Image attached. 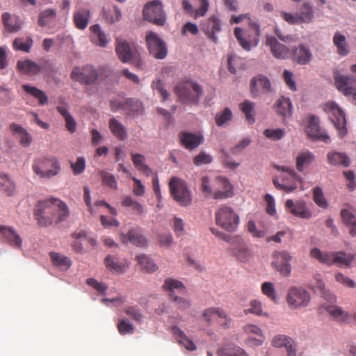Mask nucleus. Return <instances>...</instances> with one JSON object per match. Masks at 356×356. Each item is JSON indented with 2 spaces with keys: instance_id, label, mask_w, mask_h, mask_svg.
Wrapping results in <instances>:
<instances>
[{
  "instance_id": "nucleus-1",
  "label": "nucleus",
  "mask_w": 356,
  "mask_h": 356,
  "mask_svg": "<svg viewBox=\"0 0 356 356\" xmlns=\"http://www.w3.org/2000/svg\"><path fill=\"white\" fill-rule=\"evenodd\" d=\"M69 216L66 204L59 199L51 198L39 201L34 209V217L40 226L58 224Z\"/></svg>"
},
{
  "instance_id": "nucleus-2",
  "label": "nucleus",
  "mask_w": 356,
  "mask_h": 356,
  "mask_svg": "<svg viewBox=\"0 0 356 356\" xmlns=\"http://www.w3.org/2000/svg\"><path fill=\"white\" fill-rule=\"evenodd\" d=\"M174 92L182 103L188 104H197L203 95L202 86L191 80L178 82L174 88Z\"/></svg>"
},
{
  "instance_id": "nucleus-3",
  "label": "nucleus",
  "mask_w": 356,
  "mask_h": 356,
  "mask_svg": "<svg viewBox=\"0 0 356 356\" xmlns=\"http://www.w3.org/2000/svg\"><path fill=\"white\" fill-rule=\"evenodd\" d=\"M32 170L40 178L49 179L58 175L61 168L58 159L50 155L34 159Z\"/></svg>"
},
{
  "instance_id": "nucleus-4",
  "label": "nucleus",
  "mask_w": 356,
  "mask_h": 356,
  "mask_svg": "<svg viewBox=\"0 0 356 356\" xmlns=\"http://www.w3.org/2000/svg\"><path fill=\"white\" fill-rule=\"evenodd\" d=\"M275 168L282 172L281 183L277 178L273 179V183L277 189L284 191L286 193H291L298 188V184L302 182L301 177L293 168L277 165Z\"/></svg>"
},
{
  "instance_id": "nucleus-5",
  "label": "nucleus",
  "mask_w": 356,
  "mask_h": 356,
  "mask_svg": "<svg viewBox=\"0 0 356 356\" xmlns=\"http://www.w3.org/2000/svg\"><path fill=\"white\" fill-rule=\"evenodd\" d=\"M234 33L241 47L249 51L252 47L257 46L259 42L260 26L256 22H251L248 29L243 30L236 27Z\"/></svg>"
},
{
  "instance_id": "nucleus-6",
  "label": "nucleus",
  "mask_w": 356,
  "mask_h": 356,
  "mask_svg": "<svg viewBox=\"0 0 356 356\" xmlns=\"http://www.w3.org/2000/svg\"><path fill=\"white\" fill-rule=\"evenodd\" d=\"M169 188L173 199L182 207L191 204V192L186 183L180 178L173 177L170 181Z\"/></svg>"
},
{
  "instance_id": "nucleus-7",
  "label": "nucleus",
  "mask_w": 356,
  "mask_h": 356,
  "mask_svg": "<svg viewBox=\"0 0 356 356\" xmlns=\"http://www.w3.org/2000/svg\"><path fill=\"white\" fill-rule=\"evenodd\" d=\"M216 224L228 232L234 231L239 222V217L229 207L222 205L215 213Z\"/></svg>"
},
{
  "instance_id": "nucleus-8",
  "label": "nucleus",
  "mask_w": 356,
  "mask_h": 356,
  "mask_svg": "<svg viewBox=\"0 0 356 356\" xmlns=\"http://www.w3.org/2000/svg\"><path fill=\"white\" fill-rule=\"evenodd\" d=\"M286 300L291 309H296L307 307L310 302L311 296L305 289L293 286L289 289Z\"/></svg>"
},
{
  "instance_id": "nucleus-9",
  "label": "nucleus",
  "mask_w": 356,
  "mask_h": 356,
  "mask_svg": "<svg viewBox=\"0 0 356 356\" xmlns=\"http://www.w3.org/2000/svg\"><path fill=\"white\" fill-rule=\"evenodd\" d=\"M143 14L145 19L157 26H162L165 23L166 17L160 1H153L147 3L143 8Z\"/></svg>"
},
{
  "instance_id": "nucleus-10",
  "label": "nucleus",
  "mask_w": 356,
  "mask_h": 356,
  "mask_svg": "<svg viewBox=\"0 0 356 356\" xmlns=\"http://www.w3.org/2000/svg\"><path fill=\"white\" fill-rule=\"evenodd\" d=\"M230 254L238 261L247 262L253 257L252 250L250 246L241 238L234 236L230 241Z\"/></svg>"
},
{
  "instance_id": "nucleus-11",
  "label": "nucleus",
  "mask_w": 356,
  "mask_h": 356,
  "mask_svg": "<svg viewBox=\"0 0 356 356\" xmlns=\"http://www.w3.org/2000/svg\"><path fill=\"white\" fill-rule=\"evenodd\" d=\"M98 77V72L91 65L74 67L70 74L72 80L86 85L94 84Z\"/></svg>"
},
{
  "instance_id": "nucleus-12",
  "label": "nucleus",
  "mask_w": 356,
  "mask_h": 356,
  "mask_svg": "<svg viewBox=\"0 0 356 356\" xmlns=\"http://www.w3.org/2000/svg\"><path fill=\"white\" fill-rule=\"evenodd\" d=\"M146 42L151 55L157 59H163L167 55V47L163 40L152 31L146 33Z\"/></svg>"
},
{
  "instance_id": "nucleus-13",
  "label": "nucleus",
  "mask_w": 356,
  "mask_h": 356,
  "mask_svg": "<svg viewBox=\"0 0 356 356\" xmlns=\"http://www.w3.org/2000/svg\"><path fill=\"white\" fill-rule=\"evenodd\" d=\"M250 86L251 96L254 99L264 95L270 94L273 90L268 78L261 74L253 77Z\"/></svg>"
},
{
  "instance_id": "nucleus-14",
  "label": "nucleus",
  "mask_w": 356,
  "mask_h": 356,
  "mask_svg": "<svg viewBox=\"0 0 356 356\" xmlns=\"http://www.w3.org/2000/svg\"><path fill=\"white\" fill-rule=\"evenodd\" d=\"M292 256L287 251H278L273 254L272 266L282 276L287 277L291 274L290 261Z\"/></svg>"
},
{
  "instance_id": "nucleus-15",
  "label": "nucleus",
  "mask_w": 356,
  "mask_h": 356,
  "mask_svg": "<svg viewBox=\"0 0 356 356\" xmlns=\"http://www.w3.org/2000/svg\"><path fill=\"white\" fill-rule=\"evenodd\" d=\"M48 61L44 59H40L38 62H34L26 59L19 60L17 64V69L27 75H36L47 67Z\"/></svg>"
},
{
  "instance_id": "nucleus-16",
  "label": "nucleus",
  "mask_w": 356,
  "mask_h": 356,
  "mask_svg": "<svg viewBox=\"0 0 356 356\" xmlns=\"http://www.w3.org/2000/svg\"><path fill=\"white\" fill-rule=\"evenodd\" d=\"M308 118V125L305 130L308 136L326 143H329L330 137L321 129L318 118L314 115H310Z\"/></svg>"
},
{
  "instance_id": "nucleus-17",
  "label": "nucleus",
  "mask_w": 356,
  "mask_h": 356,
  "mask_svg": "<svg viewBox=\"0 0 356 356\" xmlns=\"http://www.w3.org/2000/svg\"><path fill=\"white\" fill-rule=\"evenodd\" d=\"M334 79L337 90L345 96L351 95L354 92L356 87V79L353 76L336 74Z\"/></svg>"
},
{
  "instance_id": "nucleus-18",
  "label": "nucleus",
  "mask_w": 356,
  "mask_h": 356,
  "mask_svg": "<svg viewBox=\"0 0 356 356\" xmlns=\"http://www.w3.org/2000/svg\"><path fill=\"white\" fill-rule=\"evenodd\" d=\"M327 107L333 115V118L331 119L332 122L339 130L340 136L343 137L347 133L345 114L338 105L334 103L327 104Z\"/></svg>"
},
{
  "instance_id": "nucleus-19",
  "label": "nucleus",
  "mask_w": 356,
  "mask_h": 356,
  "mask_svg": "<svg viewBox=\"0 0 356 356\" xmlns=\"http://www.w3.org/2000/svg\"><path fill=\"white\" fill-rule=\"evenodd\" d=\"M202 31L213 42H218L216 34L220 31L221 26L220 20L215 16H212L200 24Z\"/></svg>"
},
{
  "instance_id": "nucleus-20",
  "label": "nucleus",
  "mask_w": 356,
  "mask_h": 356,
  "mask_svg": "<svg viewBox=\"0 0 356 356\" xmlns=\"http://www.w3.org/2000/svg\"><path fill=\"white\" fill-rule=\"evenodd\" d=\"M179 138L181 145L188 150L195 149L204 143V137L201 134L182 131Z\"/></svg>"
},
{
  "instance_id": "nucleus-21",
  "label": "nucleus",
  "mask_w": 356,
  "mask_h": 356,
  "mask_svg": "<svg viewBox=\"0 0 356 356\" xmlns=\"http://www.w3.org/2000/svg\"><path fill=\"white\" fill-rule=\"evenodd\" d=\"M0 234L9 245L16 249H22V238L13 227L0 225Z\"/></svg>"
},
{
  "instance_id": "nucleus-22",
  "label": "nucleus",
  "mask_w": 356,
  "mask_h": 356,
  "mask_svg": "<svg viewBox=\"0 0 356 356\" xmlns=\"http://www.w3.org/2000/svg\"><path fill=\"white\" fill-rule=\"evenodd\" d=\"M285 207L291 214L301 218L309 219L312 215L303 201L294 202L292 200H287L285 202Z\"/></svg>"
},
{
  "instance_id": "nucleus-23",
  "label": "nucleus",
  "mask_w": 356,
  "mask_h": 356,
  "mask_svg": "<svg viewBox=\"0 0 356 356\" xmlns=\"http://www.w3.org/2000/svg\"><path fill=\"white\" fill-rule=\"evenodd\" d=\"M91 12L89 8L77 7L73 14V22L75 27L79 30H84L89 24Z\"/></svg>"
},
{
  "instance_id": "nucleus-24",
  "label": "nucleus",
  "mask_w": 356,
  "mask_h": 356,
  "mask_svg": "<svg viewBox=\"0 0 356 356\" xmlns=\"http://www.w3.org/2000/svg\"><path fill=\"white\" fill-rule=\"evenodd\" d=\"M115 52L121 62L130 63L134 56V53L129 44L125 40L117 38L115 41Z\"/></svg>"
},
{
  "instance_id": "nucleus-25",
  "label": "nucleus",
  "mask_w": 356,
  "mask_h": 356,
  "mask_svg": "<svg viewBox=\"0 0 356 356\" xmlns=\"http://www.w3.org/2000/svg\"><path fill=\"white\" fill-rule=\"evenodd\" d=\"M266 45L270 47L271 52L274 57L278 59H285L289 55V51L286 47L279 42L273 36H266Z\"/></svg>"
},
{
  "instance_id": "nucleus-26",
  "label": "nucleus",
  "mask_w": 356,
  "mask_h": 356,
  "mask_svg": "<svg viewBox=\"0 0 356 356\" xmlns=\"http://www.w3.org/2000/svg\"><path fill=\"white\" fill-rule=\"evenodd\" d=\"M271 343L274 347H285L287 352L286 356H296L293 341L289 337L284 334H277L273 338Z\"/></svg>"
},
{
  "instance_id": "nucleus-27",
  "label": "nucleus",
  "mask_w": 356,
  "mask_h": 356,
  "mask_svg": "<svg viewBox=\"0 0 356 356\" xmlns=\"http://www.w3.org/2000/svg\"><path fill=\"white\" fill-rule=\"evenodd\" d=\"M120 240L123 243L129 242L138 247H145L147 243L145 236L135 229L129 230L127 234L122 233Z\"/></svg>"
},
{
  "instance_id": "nucleus-28",
  "label": "nucleus",
  "mask_w": 356,
  "mask_h": 356,
  "mask_svg": "<svg viewBox=\"0 0 356 356\" xmlns=\"http://www.w3.org/2000/svg\"><path fill=\"white\" fill-rule=\"evenodd\" d=\"M216 182L219 188L213 193L212 197L215 200H223L232 197V187L228 179L223 177H218L216 179Z\"/></svg>"
},
{
  "instance_id": "nucleus-29",
  "label": "nucleus",
  "mask_w": 356,
  "mask_h": 356,
  "mask_svg": "<svg viewBox=\"0 0 356 356\" xmlns=\"http://www.w3.org/2000/svg\"><path fill=\"white\" fill-rule=\"evenodd\" d=\"M170 331L177 342L183 346L186 350L194 351L197 349V346L193 341L190 339L178 326L173 325L170 327Z\"/></svg>"
},
{
  "instance_id": "nucleus-30",
  "label": "nucleus",
  "mask_w": 356,
  "mask_h": 356,
  "mask_svg": "<svg viewBox=\"0 0 356 356\" xmlns=\"http://www.w3.org/2000/svg\"><path fill=\"white\" fill-rule=\"evenodd\" d=\"M291 56L293 62L299 65H306L311 61L312 54L308 47L300 44L293 49Z\"/></svg>"
},
{
  "instance_id": "nucleus-31",
  "label": "nucleus",
  "mask_w": 356,
  "mask_h": 356,
  "mask_svg": "<svg viewBox=\"0 0 356 356\" xmlns=\"http://www.w3.org/2000/svg\"><path fill=\"white\" fill-rule=\"evenodd\" d=\"M10 130L13 135L19 140L21 145L28 147L32 143L31 136L21 125L12 123L10 125Z\"/></svg>"
},
{
  "instance_id": "nucleus-32",
  "label": "nucleus",
  "mask_w": 356,
  "mask_h": 356,
  "mask_svg": "<svg viewBox=\"0 0 356 356\" xmlns=\"http://www.w3.org/2000/svg\"><path fill=\"white\" fill-rule=\"evenodd\" d=\"M1 19L6 31L16 33L21 29L22 24L17 16L4 13L2 14Z\"/></svg>"
},
{
  "instance_id": "nucleus-33",
  "label": "nucleus",
  "mask_w": 356,
  "mask_h": 356,
  "mask_svg": "<svg viewBox=\"0 0 356 356\" xmlns=\"http://www.w3.org/2000/svg\"><path fill=\"white\" fill-rule=\"evenodd\" d=\"M0 191L7 196H13L16 193V184L10 176L0 172Z\"/></svg>"
},
{
  "instance_id": "nucleus-34",
  "label": "nucleus",
  "mask_w": 356,
  "mask_h": 356,
  "mask_svg": "<svg viewBox=\"0 0 356 356\" xmlns=\"http://www.w3.org/2000/svg\"><path fill=\"white\" fill-rule=\"evenodd\" d=\"M315 161V155L309 150L300 152L296 157V168L302 172Z\"/></svg>"
},
{
  "instance_id": "nucleus-35",
  "label": "nucleus",
  "mask_w": 356,
  "mask_h": 356,
  "mask_svg": "<svg viewBox=\"0 0 356 356\" xmlns=\"http://www.w3.org/2000/svg\"><path fill=\"white\" fill-rule=\"evenodd\" d=\"M226 312L220 307H211L205 309L202 314V319L208 325H211L216 317H225Z\"/></svg>"
},
{
  "instance_id": "nucleus-36",
  "label": "nucleus",
  "mask_w": 356,
  "mask_h": 356,
  "mask_svg": "<svg viewBox=\"0 0 356 356\" xmlns=\"http://www.w3.org/2000/svg\"><path fill=\"white\" fill-rule=\"evenodd\" d=\"M104 264L108 270L116 273H123L127 268L126 264L120 261L115 255H107L104 259Z\"/></svg>"
},
{
  "instance_id": "nucleus-37",
  "label": "nucleus",
  "mask_w": 356,
  "mask_h": 356,
  "mask_svg": "<svg viewBox=\"0 0 356 356\" xmlns=\"http://www.w3.org/2000/svg\"><path fill=\"white\" fill-rule=\"evenodd\" d=\"M218 356H248L243 349L233 343H227L217 350Z\"/></svg>"
},
{
  "instance_id": "nucleus-38",
  "label": "nucleus",
  "mask_w": 356,
  "mask_h": 356,
  "mask_svg": "<svg viewBox=\"0 0 356 356\" xmlns=\"http://www.w3.org/2000/svg\"><path fill=\"white\" fill-rule=\"evenodd\" d=\"M131 160L135 168L146 176L152 173V169L145 163V157L139 153H131Z\"/></svg>"
},
{
  "instance_id": "nucleus-39",
  "label": "nucleus",
  "mask_w": 356,
  "mask_h": 356,
  "mask_svg": "<svg viewBox=\"0 0 356 356\" xmlns=\"http://www.w3.org/2000/svg\"><path fill=\"white\" fill-rule=\"evenodd\" d=\"M275 106L280 115L284 118L291 115L292 104L289 98L281 97L276 101Z\"/></svg>"
},
{
  "instance_id": "nucleus-40",
  "label": "nucleus",
  "mask_w": 356,
  "mask_h": 356,
  "mask_svg": "<svg viewBox=\"0 0 356 356\" xmlns=\"http://www.w3.org/2000/svg\"><path fill=\"white\" fill-rule=\"evenodd\" d=\"M49 254L52 264L61 270H67L72 265L71 260L62 254L51 252Z\"/></svg>"
},
{
  "instance_id": "nucleus-41",
  "label": "nucleus",
  "mask_w": 356,
  "mask_h": 356,
  "mask_svg": "<svg viewBox=\"0 0 356 356\" xmlns=\"http://www.w3.org/2000/svg\"><path fill=\"white\" fill-rule=\"evenodd\" d=\"M333 43L337 47V53L341 56H347L349 52V47L346 42V37L342 35L340 32L337 31L333 36Z\"/></svg>"
},
{
  "instance_id": "nucleus-42",
  "label": "nucleus",
  "mask_w": 356,
  "mask_h": 356,
  "mask_svg": "<svg viewBox=\"0 0 356 356\" xmlns=\"http://www.w3.org/2000/svg\"><path fill=\"white\" fill-rule=\"evenodd\" d=\"M341 217L343 223L349 228V234L351 236H356V218L348 209H343L341 211Z\"/></svg>"
},
{
  "instance_id": "nucleus-43",
  "label": "nucleus",
  "mask_w": 356,
  "mask_h": 356,
  "mask_svg": "<svg viewBox=\"0 0 356 356\" xmlns=\"http://www.w3.org/2000/svg\"><path fill=\"white\" fill-rule=\"evenodd\" d=\"M22 88L27 94L38 99L40 105L44 106L48 104V97L40 89L28 84H23Z\"/></svg>"
},
{
  "instance_id": "nucleus-44",
  "label": "nucleus",
  "mask_w": 356,
  "mask_h": 356,
  "mask_svg": "<svg viewBox=\"0 0 356 356\" xmlns=\"http://www.w3.org/2000/svg\"><path fill=\"white\" fill-rule=\"evenodd\" d=\"M328 162L333 165H342L348 167L350 165V159L346 154L337 152H330L327 155Z\"/></svg>"
},
{
  "instance_id": "nucleus-45",
  "label": "nucleus",
  "mask_w": 356,
  "mask_h": 356,
  "mask_svg": "<svg viewBox=\"0 0 356 356\" xmlns=\"http://www.w3.org/2000/svg\"><path fill=\"white\" fill-rule=\"evenodd\" d=\"M90 31L92 33V42L97 46L104 47L108 44L106 36L101 30L99 24H95L90 26Z\"/></svg>"
},
{
  "instance_id": "nucleus-46",
  "label": "nucleus",
  "mask_w": 356,
  "mask_h": 356,
  "mask_svg": "<svg viewBox=\"0 0 356 356\" xmlns=\"http://www.w3.org/2000/svg\"><path fill=\"white\" fill-rule=\"evenodd\" d=\"M108 127L111 133L120 140H124L127 133L124 125L115 118H111L108 122Z\"/></svg>"
},
{
  "instance_id": "nucleus-47",
  "label": "nucleus",
  "mask_w": 356,
  "mask_h": 356,
  "mask_svg": "<svg viewBox=\"0 0 356 356\" xmlns=\"http://www.w3.org/2000/svg\"><path fill=\"white\" fill-rule=\"evenodd\" d=\"M297 13L300 24L309 23L314 18V11L312 6L309 3H303L300 11Z\"/></svg>"
},
{
  "instance_id": "nucleus-48",
  "label": "nucleus",
  "mask_w": 356,
  "mask_h": 356,
  "mask_svg": "<svg viewBox=\"0 0 356 356\" xmlns=\"http://www.w3.org/2000/svg\"><path fill=\"white\" fill-rule=\"evenodd\" d=\"M309 255L323 264L332 266L331 252H322L320 249L314 248L310 250Z\"/></svg>"
},
{
  "instance_id": "nucleus-49",
  "label": "nucleus",
  "mask_w": 356,
  "mask_h": 356,
  "mask_svg": "<svg viewBox=\"0 0 356 356\" xmlns=\"http://www.w3.org/2000/svg\"><path fill=\"white\" fill-rule=\"evenodd\" d=\"M239 108L245 114L246 120L250 124H252L255 121L254 118V103L245 100L239 104Z\"/></svg>"
},
{
  "instance_id": "nucleus-50",
  "label": "nucleus",
  "mask_w": 356,
  "mask_h": 356,
  "mask_svg": "<svg viewBox=\"0 0 356 356\" xmlns=\"http://www.w3.org/2000/svg\"><path fill=\"white\" fill-rule=\"evenodd\" d=\"M332 265L349 266L352 261V257L343 252H331Z\"/></svg>"
},
{
  "instance_id": "nucleus-51",
  "label": "nucleus",
  "mask_w": 356,
  "mask_h": 356,
  "mask_svg": "<svg viewBox=\"0 0 356 356\" xmlns=\"http://www.w3.org/2000/svg\"><path fill=\"white\" fill-rule=\"evenodd\" d=\"M136 258L139 265L147 273H150L156 270V265L153 260L146 254L138 255Z\"/></svg>"
},
{
  "instance_id": "nucleus-52",
  "label": "nucleus",
  "mask_w": 356,
  "mask_h": 356,
  "mask_svg": "<svg viewBox=\"0 0 356 356\" xmlns=\"http://www.w3.org/2000/svg\"><path fill=\"white\" fill-rule=\"evenodd\" d=\"M33 41L31 37H28L25 41L23 38H17L13 43V49L16 51H21L29 53L31 49Z\"/></svg>"
},
{
  "instance_id": "nucleus-53",
  "label": "nucleus",
  "mask_w": 356,
  "mask_h": 356,
  "mask_svg": "<svg viewBox=\"0 0 356 356\" xmlns=\"http://www.w3.org/2000/svg\"><path fill=\"white\" fill-rule=\"evenodd\" d=\"M314 280V287L316 288L317 290L325 296V298L330 302L334 301L335 300V297L331 293L327 294V293H328V291H326L325 290V284L321 277V275L319 274L315 275Z\"/></svg>"
},
{
  "instance_id": "nucleus-54",
  "label": "nucleus",
  "mask_w": 356,
  "mask_h": 356,
  "mask_svg": "<svg viewBox=\"0 0 356 356\" xmlns=\"http://www.w3.org/2000/svg\"><path fill=\"white\" fill-rule=\"evenodd\" d=\"M123 312L137 323H142L144 315L140 308L137 306H127L124 308Z\"/></svg>"
},
{
  "instance_id": "nucleus-55",
  "label": "nucleus",
  "mask_w": 356,
  "mask_h": 356,
  "mask_svg": "<svg viewBox=\"0 0 356 356\" xmlns=\"http://www.w3.org/2000/svg\"><path fill=\"white\" fill-rule=\"evenodd\" d=\"M163 288L164 290L169 291L170 296L172 293H175V289H179L181 291L186 290V288L181 282L172 278H167L164 281Z\"/></svg>"
},
{
  "instance_id": "nucleus-56",
  "label": "nucleus",
  "mask_w": 356,
  "mask_h": 356,
  "mask_svg": "<svg viewBox=\"0 0 356 356\" xmlns=\"http://www.w3.org/2000/svg\"><path fill=\"white\" fill-rule=\"evenodd\" d=\"M56 16V12L52 8H49L42 12L38 17V24L40 26H45L49 24L51 19Z\"/></svg>"
},
{
  "instance_id": "nucleus-57",
  "label": "nucleus",
  "mask_w": 356,
  "mask_h": 356,
  "mask_svg": "<svg viewBox=\"0 0 356 356\" xmlns=\"http://www.w3.org/2000/svg\"><path fill=\"white\" fill-rule=\"evenodd\" d=\"M124 110H127L129 113H137L142 110V104L138 99L127 98L124 103Z\"/></svg>"
},
{
  "instance_id": "nucleus-58",
  "label": "nucleus",
  "mask_w": 356,
  "mask_h": 356,
  "mask_svg": "<svg viewBox=\"0 0 356 356\" xmlns=\"http://www.w3.org/2000/svg\"><path fill=\"white\" fill-rule=\"evenodd\" d=\"M117 327L118 332L122 335L132 334L134 332V327L127 318L119 320Z\"/></svg>"
},
{
  "instance_id": "nucleus-59",
  "label": "nucleus",
  "mask_w": 356,
  "mask_h": 356,
  "mask_svg": "<svg viewBox=\"0 0 356 356\" xmlns=\"http://www.w3.org/2000/svg\"><path fill=\"white\" fill-rule=\"evenodd\" d=\"M326 310L334 318L342 321H346L348 317V314L347 312L343 311L340 307L337 306H330L327 307Z\"/></svg>"
},
{
  "instance_id": "nucleus-60",
  "label": "nucleus",
  "mask_w": 356,
  "mask_h": 356,
  "mask_svg": "<svg viewBox=\"0 0 356 356\" xmlns=\"http://www.w3.org/2000/svg\"><path fill=\"white\" fill-rule=\"evenodd\" d=\"M313 200L320 207L325 208L327 206V203L323 196V191L318 186L313 188Z\"/></svg>"
},
{
  "instance_id": "nucleus-61",
  "label": "nucleus",
  "mask_w": 356,
  "mask_h": 356,
  "mask_svg": "<svg viewBox=\"0 0 356 356\" xmlns=\"http://www.w3.org/2000/svg\"><path fill=\"white\" fill-rule=\"evenodd\" d=\"M71 237L74 239H83L84 242H86L90 246H95L97 244V241L94 238L90 236H88L86 232L84 230H78L73 232L71 234Z\"/></svg>"
},
{
  "instance_id": "nucleus-62",
  "label": "nucleus",
  "mask_w": 356,
  "mask_h": 356,
  "mask_svg": "<svg viewBox=\"0 0 356 356\" xmlns=\"http://www.w3.org/2000/svg\"><path fill=\"white\" fill-rule=\"evenodd\" d=\"M232 117V113L230 109L225 108L221 113H218L216 115V123L219 127L222 126L227 122L230 121Z\"/></svg>"
},
{
  "instance_id": "nucleus-63",
  "label": "nucleus",
  "mask_w": 356,
  "mask_h": 356,
  "mask_svg": "<svg viewBox=\"0 0 356 356\" xmlns=\"http://www.w3.org/2000/svg\"><path fill=\"white\" fill-rule=\"evenodd\" d=\"M212 161V156L204 152H200L193 158V163L197 166L211 163Z\"/></svg>"
},
{
  "instance_id": "nucleus-64",
  "label": "nucleus",
  "mask_w": 356,
  "mask_h": 356,
  "mask_svg": "<svg viewBox=\"0 0 356 356\" xmlns=\"http://www.w3.org/2000/svg\"><path fill=\"white\" fill-rule=\"evenodd\" d=\"M264 135L273 140H278L282 138L284 136V130L282 129H266L264 131Z\"/></svg>"
}]
</instances>
